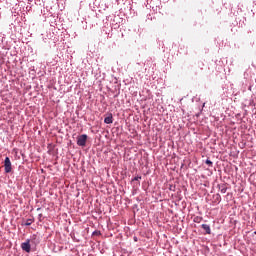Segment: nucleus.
<instances>
[{
	"mask_svg": "<svg viewBox=\"0 0 256 256\" xmlns=\"http://www.w3.org/2000/svg\"><path fill=\"white\" fill-rule=\"evenodd\" d=\"M76 139H77L78 147H85V145H87V139H88L87 134L79 135L77 136Z\"/></svg>",
	"mask_w": 256,
	"mask_h": 256,
	"instance_id": "1",
	"label": "nucleus"
},
{
	"mask_svg": "<svg viewBox=\"0 0 256 256\" xmlns=\"http://www.w3.org/2000/svg\"><path fill=\"white\" fill-rule=\"evenodd\" d=\"M21 249L26 253H31V240H26L21 244Z\"/></svg>",
	"mask_w": 256,
	"mask_h": 256,
	"instance_id": "2",
	"label": "nucleus"
},
{
	"mask_svg": "<svg viewBox=\"0 0 256 256\" xmlns=\"http://www.w3.org/2000/svg\"><path fill=\"white\" fill-rule=\"evenodd\" d=\"M4 171L5 173H11L12 171L11 159H9V157H6L4 160Z\"/></svg>",
	"mask_w": 256,
	"mask_h": 256,
	"instance_id": "3",
	"label": "nucleus"
},
{
	"mask_svg": "<svg viewBox=\"0 0 256 256\" xmlns=\"http://www.w3.org/2000/svg\"><path fill=\"white\" fill-rule=\"evenodd\" d=\"M202 229L207 233V235H211V227L207 224H202Z\"/></svg>",
	"mask_w": 256,
	"mask_h": 256,
	"instance_id": "4",
	"label": "nucleus"
},
{
	"mask_svg": "<svg viewBox=\"0 0 256 256\" xmlns=\"http://www.w3.org/2000/svg\"><path fill=\"white\" fill-rule=\"evenodd\" d=\"M104 123H106L107 125H111V123H113V116H108L104 119Z\"/></svg>",
	"mask_w": 256,
	"mask_h": 256,
	"instance_id": "5",
	"label": "nucleus"
},
{
	"mask_svg": "<svg viewBox=\"0 0 256 256\" xmlns=\"http://www.w3.org/2000/svg\"><path fill=\"white\" fill-rule=\"evenodd\" d=\"M220 193L225 194L227 193V186L225 184H222L219 186Z\"/></svg>",
	"mask_w": 256,
	"mask_h": 256,
	"instance_id": "6",
	"label": "nucleus"
},
{
	"mask_svg": "<svg viewBox=\"0 0 256 256\" xmlns=\"http://www.w3.org/2000/svg\"><path fill=\"white\" fill-rule=\"evenodd\" d=\"M33 224V219H27L26 222L24 223V225H26V227H29V225Z\"/></svg>",
	"mask_w": 256,
	"mask_h": 256,
	"instance_id": "7",
	"label": "nucleus"
},
{
	"mask_svg": "<svg viewBox=\"0 0 256 256\" xmlns=\"http://www.w3.org/2000/svg\"><path fill=\"white\" fill-rule=\"evenodd\" d=\"M202 219H203V218L197 216V217L194 218V222H195V223H201Z\"/></svg>",
	"mask_w": 256,
	"mask_h": 256,
	"instance_id": "8",
	"label": "nucleus"
},
{
	"mask_svg": "<svg viewBox=\"0 0 256 256\" xmlns=\"http://www.w3.org/2000/svg\"><path fill=\"white\" fill-rule=\"evenodd\" d=\"M206 165H208L209 167H213V162L211 160L207 159Z\"/></svg>",
	"mask_w": 256,
	"mask_h": 256,
	"instance_id": "9",
	"label": "nucleus"
},
{
	"mask_svg": "<svg viewBox=\"0 0 256 256\" xmlns=\"http://www.w3.org/2000/svg\"><path fill=\"white\" fill-rule=\"evenodd\" d=\"M198 66L200 67V69H203V67L205 66V64L203 62H198Z\"/></svg>",
	"mask_w": 256,
	"mask_h": 256,
	"instance_id": "10",
	"label": "nucleus"
},
{
	"mask_svg": "<svg viewBox=\"0 0 256 256\" xmlns=\"http://www.w3.org/2000/svg\"><path fill=\"white\" fill-rule=\"evenodd\" d=\"M216 201H221V195L216 194Z\"/></svg>",
	"mask_w": 256,
	"mask_h": 256,
	"instance_id": "11",
	"label": "nucleus"
},
{
	"mask_svg": "<svg viewBox=\"0 0 256 256\" xmlns=\"http://www.w3.org/2000/svg\"><path fill=\"white\" fill-rule=\"evenodd\" d=\"M139 179H141V176H136V177L134 178V181H139Z\"/></svg>",
	"mask_w": 256,
	"mask_h": 256,
	"instance_id": "12",
	"label": "nucleus"
}]
</instances>
